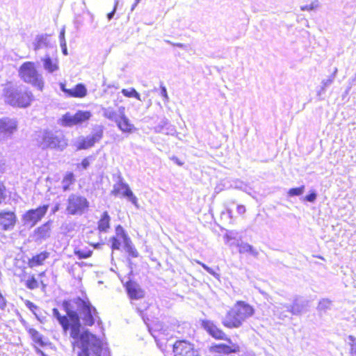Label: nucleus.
I'll return each instance as SVG.
<instances>
[{
	"label": "nucleus",
	"mask_w": 356,
	"mask_h": 356,
	"mask_svg": "<svg viewBox=\"0 0 356 356\" xmlns=\"http://www.w3.org/2000/svg\"><path fill=\"white\" fill-rule=\"evenodd\" d=\"M121 92L124 97H135L138 100L141 101L140 94L134 88H130L129 89H122Z\"/></svg>",
	"instance_id": "nucleus-30"
},
{
	"label": "nucleus",
	"mask_w": 356,
	"mask_h": 356,
	"mask_svg": "<svg viewBox=\"0 0 356 356\" xmlns=\"http://www.w3.org/2000/svg\"><path fill=\"white\" fill-rule=\"evenodd\" d=\"M209 274L213 275L214 277H216L218 276V275L211 268V270H208V272Z\"/></svg>",
	"instance_id": "nucleus-58"
},
{
	"label": "nucleus",
	"mask_w": 356,
	"mask_h": 356,
	"mask_svg": "<svg viewBox=\"0 0 356 356\" xmlns=\"http://www.w3.org/2000/svg\"><path fill=\"white\" fill-rule=\"evenodd\" d=\"M137 5L138 3H136V1H135L134 3L131 6V10L133 11Z\"/></svg>",
	"instance_id": "nucleus-60"
},
{
	"label": "nucleus",
	"mask_w": 356,
	"mask_h": 356,
	"mask_svg": "<svg viewBox=\"0 0 356 356\" xmlns=\"http://www.w3.org/2000/svg\"><path fill=\"white\" fill-rule=\"evenodd\" d=\"M95 143H92V140H90V136H87L85 138H83L79 143L77 149H86L92 146H93Z\"/></svg>",
	"instance_id": "nucleus-31"
},
{
	"label": "nucleus",
	"mask_w": 356,
	"mask_h": 356,
	"mask_svg": "<svg viewBox=\"0 0 356 356\" xmlns=\"http://www.w3.org/2000/svg\"><path fill=\"white\" fill-rule=\"evenodd\" d=\"M254 313V309L243 301H238L222 320V325L228 328H238Z\"/></svg>",
	"instance_id": "nucleus-3"
},
{
	"label": "nucleus",
	"mask_w": 356,
	"mask_h": 356,
	"mask_svg": "<svg viewBox=\"0 0 356 356\" xmlns=\"http://www.w3.org/2000/svg\"><path fill=\"white\" fill-rule=\"evenodd\" d=\"M201 326L213 338L216 339H227L226 334L212 321L202 320Z\"/></svg>",
	"instance_id": "nucleus-13"
},
{
	"label": "nucleus",
	"mask_w": 356,
	"mask_h": 356,
	"mask_svg": "<svg viewBox=\"0 0 356 356\" xmlns=\"http://www.w3.org/2000/svg\"><path fill=\"white\" fill-rule=\"evenodd\" d=\"M49 257V253L47 251H43L32 257V258L29 260V266L31 268L40 266Z\"/></svg>",
	"instance_id": "nucleus-22"
},
{
	"label": "nucleus",
	"mask_w": 356,
	"mask_h": 356,
	"mask_svg": "<svg viewBox=\"0 0 356 356\" xmlns=\"http://www.w3.org/2000/svg\"><path fill=\"white\" fill-rule=\"evenodd\" d=\"M19 72L21 78L25 82L32 84L40 90H42L44 87L43 78L36 70L34 63L26 62L23 63Z\"/></svg>",
	"instance_id": "nucleus-5"
},
{
	"label": "nucleus",
	"mask_w": 356,
	"mask_h": 356,
	"mask_svg": "<svg viewBox=\"0 0 356 356\" xmlns=\"http://www.w3.org/2000/svg\"><path fill=\"white\" fill-rule=\"evenodd\" d=\"M17 123L15 119L3 118L0 119V141L10 138L17 130Z\"/></svg>",
	"instance_id": "nucleus-12"
},
{
	"label": "nucleus",
	"mask_w": 356,
	"mask_h": 356,
	"mask_svg": "<svg viewBox=\"0 0 356 356\" xmlns=\"http://www.w3.org/2000/svg\"><path fill=\"white\" fill-rule=\"evenodd\" d=\"M74 26H75V28L78 30L80 26H81L82 24V22H81V20H79L78 18H76L75 20H74Z\"/></svg>",
	"instance_id": "nucleus-54"
},
{
	"label": "nucleus",
	"mask_w": 356,
	"mask_h": 356,
	"mask_svg": "<svg viewBox=\"0 0 356 356\" xmlns=\"http://www.w3.org/2000/svg\"><path fill=\"white\" fill-rule=\"evenodd\" d=\"M44 69L50 74L59 70L58 61L56 58L52 59L49 54H46L41 58Z\"/></svg>",
	"instance_id": "nucleus-20"
},
{
	"label": "nucleus",
	"mask_w": 356,
	"mask_h": 356,
	"mask_svg": "<svg viewBox=\"0 0 356 356\" xmlns=\"http://www.w3.org/2000/svg\"><path fill=\"white\" fill-rule=\"evenodd\" d=\"M59 209V206L57 204L52 209V213H55Z\"/></svg>",
	"instance_id": "nucleus-59"
},
{
	"label": "nucleus",
	"mask_w": 356,
	"mask_h": 356,
	"mask_svg": "<svg viewBox=\"0 0 356 356\" xmlns=\"http://www.w3.org/2000/svg\"><path fill=\"white\" fill-rule=\"evenodd\" d=\"M25 305L33 312V314L40 310L39 307L30 300H26L25 302Z\"/></svg>",
	"instance_id": "nucleus-41"
},
{
	"label": "nucleus",
	"mask_w": 356,
	"mask_h": 356,
	"mask_svg": "<svg viewBox=\"0 0 356 356\" xmlns=\"http://www.w3.org/2000/svg\"><path fill=\"white\" fill-rule=\"evenodd\" d=\"M111 218L107 211H104L98 222V229L102 232H106L110 227Z\"/></svg>",
	"instance_id": "nucleus-23"
},
{
	"label": "nucleus",
	"mask_w": 356,
	"mask_h": 356,
	"mask_svg": "<svg viewBox=\"0 0 356 356\" xmlns=\"http://www.w3.org/2000/svg\"><path fill=\"white\" fill-rule=\"evenodd\" d=\"M175 356H199L194 345L185 340L177 341L173 346Z\"/></svg>",
	"instance_id": "nucleus-11"
},
{
	"label": "nucleus",
	"mask_w": 356,
	"mask_h": 356,
	"mask_svg": "<svg viewBox=\"0 0 356 356\" xmlns=\"http://www.w3.org/2000/svg\"><path fill=\"white\" fill-rule=\"evenodd\" d=\"M90 140H92V143H95L101 140L103 136V130L102 129H99L96 130L91 136H89Z\"/></svg>",
	"instance_id": "nucleus-33"
},
{
	"label": "nucleus",
	"mask_w": 356,
	"mask_h": 356,
	"mask_svg": "<svg viewBox=\"0 0 356 356\" xmlns=\"http://www.w3.org/2000/svg\"><path fill=\"white\" fill-rule=\"evenodd\" d=\"M202 266V268L207 271L208 272V270H211V268L209 267L208 266H207L206 264H203V263H201V262H198Z\"/></svg>",
	"instance_id": "nucleus-57"
},
{
	"label": "nucleus",
	"mask_w": 356,
	"mask_h": 356,
	"mask_svg": "<svg viewBox=\"0 0 356 356\" xmlns=\"http://www.w3.org/2000/svg\"><path fill=\"white\" fill-rule=\"evenodd\" d=\"M38 145L42 149L57 148L63 150L67 146L66 140L61 136H56L51 131H40L37 138Z\"/></svg>",
	"instance_id": "nucleus-6"
},
{
	"label": "nucleus",
	"mask_w": 356,
	"mask_h": 356,
	"mask_svg": "<svg viewBox=\"0 0 356 356\" xmlns=\"http://www.w3.org/2000/svg\"><path fill=\"white\" fill-rule=\"evenodd\" d=\"M317 197V193L315 191H312L309 194L305 197V200L309 202H314Z\"/></svg>",
	"instance_id": "nucleus-42"
},
{
	"label": "nucleus",
	"mask_w": 356,
	"mask_h": 356,
	"mask_svg": "<svg viewBox=\"0 0 356 356\" xmlns=\"http://www.w3.org/2000/svg\"><path fill=\"white\" fill-rule=\"evenodd\" d=\"M26 286L29 289H35L38 288V284L35 278L34 277H32L31 278L26 280Z\"/></svg>",
	"instance_id": "nucleus-37"
},
{
	"label": "nucleus",
	"mask_w": 356,
	"mask_h": 356,
	"mask_svg": "<svg viewBox=\"0 0 356 356\" xmlns=\"http://www.w3.org/2000/svg\"><path fill=\"white\" fill-rule=\"evenodd\" d=\"M48 208V204H44L35 209H29L22 216L24 224L33 227L44 216Z\"/></svg>",
	"instance_id": "nucleus-9"
},
{
	"label": "nucleus",
	"mask_w": 356,
	"mask_h": 356,
	"mask_svg": "<svg viewBox=\"0 0 356 356\" xmlns=\"http://www.w3.org/2000/svg\"><path fill=\"white\" fill-rule=\"evenodd\" d=\"M60 47H61V49H62V52L64 55H67L68 53H67V44L66 42H63V43H60Z\"/></svg>",
	"instance_id": "nucleus-51"
},
{
	"label": "nucleus",
	"mask_w": 356,
	"mask_h": 356,
	"mask_svg": "<svg viewBox=\"0 0 356 356\" xmlns=\"http://www.w3.org/2000/svg\"><path fill=\"white\" fill-rule=\"evenodd\" d=\"M165 42H167L168 44H170L171 45H172V44H174V42L170 41V40H165Z\"/></svg>",
	"instance_id": "nucleus-62"
},
{
	"label": "nucleus",
	"mask_w": 356,
	"mask_h": 356,
	"mask_svg": "<svg viewBox=\"0 0 356 356\" xmlns=\"http://www.w3.org/2000/svg\"><path fill=\"white\" fill-rule=\"evenodd\" d=\"M305 191V186H301L298 188H293L289 190L288 195L290 197L299 196Z\"/></svg>",
	"instance_id": "nucleus-32"
},
{
	"label": "nucleus",
	"mask_w": 356,
	"mask_h": 356,
	"mask_svg": "<svg viewBox=\"0 0 356 356\" xmlns=\"http://www.w3.org/2000/svg\"><path fill=\"white\" fill-rule=\"evenodd\" d=\"M238 252L241 254L249 253L254 257H257L259 255V252L252 245L247 243L238 244Z\"/></svg>",
	"instance_id": "nucleus-25"
},
{
	"label": "nucleus",
	"mask_w": 356,
	"mask_h": 356,
	"mask_svg": "<svg viewBox=\"0 0 356 356\" xmlns=\"http://www.w3.org/2000/svg\"><path fill=\"white\" fill-rule=\"evenodd\" d=\"M349 344L350 346V354L356 356V338L352 335L348 336Z\"/></svg>",
	"instance_id": "nucleus-35"
},
{
	"label": "nucleus",
	"mask_w": 356,
	"mask_h": 356,
	"mask_svg": "<svg viewBox=\"0 0 356 356\" xmlns=\"http://www.w3.org/2000/svg\"><path fill=\"white\" fill-rule=\"evenodd\" d=\"M118 5V1L115 0V5H114V8H113V10L111 12H110L109 13H108V15H107V18L108 20H111L114 17V15L116 12Z\"/></svg>",
	"instance_id": "nucleus-46"
},
{
	"label": "nucleus",
	"mask_w": 356,
	"mask_h": 356,
	"mask_svg": "<svg viewBox=\"0 0 356 356\" xmlns=\"http://www.w3.org/2000/svg\"><path fill=\"white\" fill-rule=\"evenodd\" d=\"M173 160L175 161V162L179 165H181L182 163L181 162L179 161V159L177 158H173Z\"/></svg>",
	"instance_id": "nucleus-61"
},
{
	"label": "nucleus",
	"mask_w": 356,
	"mask_h": 356,
	"mask_svg": "<svg viewBox=\"0 0 356 356\" xmlns=\"http://www.w3.org/2000/svg\"><path fill=\"white\" fill-rule=\"evenodd\" d=\"M333 304L332 301L328 298H323L321 299L318 305L317 309L320 312H326L328 310H331L332 308Z\"/></svg>",
	"instance_id": "nucleus-28"
},
{
	"label": "nucleus",
	"mask_w": 356,
	"mask_h": 356,
	"mask_svg": "<svg viewBox=\"0 0 356 356\" xmlns=\"http://www.w3.org/2000/svg\"><path fill=\"white\" fill-rule=\"evenodd\" d=\"M120 118L118 122H115L119 129L122 132L131 133L134 129V124H131L129 118L125 115V108L120 106L118 109Z\"/></svg>",
	"instance_id": "nucleus-18"
},
{
	"label": "nucleus",
	"mask_w": 356,
	"mask_h": 356,
	"mask_svg": "<svg viewBox=\"0 0 356 356\" xmlns=\"http://www.w3.org/2000/svg\"><path fill=\"white\" fill-rule=\"evenodd\" d=\"M333 80H334L333 76H330V78H328L327 79L323 80L322 81L323 87L321 88V90L323 91L326 87L330 86L332 83Z\"/></svg>",
	"instance_id": "nucleus-44"
},
{
	"label": "nucleus",
	"mask_w": 356,
	"mask_h": 356,
	"mask_svg": "<svg viewBox=\"0 0 356 356\" xmlns=\"http://www.w3.org/2000/svg\"><path fill=\"white\" fill-rule=\"evenodd\" d=\"M90 157L85 158L82 160L81 165L83 169H87L88 167L90 165Z\"/></svg>",
	"instance_id": "nucleus-49"
},
{
	"label": "nucleus",
	"mask_w": 356,
	"mask_h": 356,
	"mask_svg": "<svg viewBox=\"0 0 356 356\" xmlns=\"http://www.w3.org/2000/svg\"><path fill=\"white\" fill-rule=\"evenodd\" d=\"M29 333L35 343H38L41 346H44L46 344L43 341V336L35 329L30 328Z\"/></svg>",
	"instance_id": "nucleus-29"
},
{
	"label": "nucleus",
	"mask_w": 356,
	"mask_h": 356,
	"mask_svg": "<svg viewBox=\"0 0 356 356\" xmlns=\"http://www.w3.org/2000/svg\"><path fill=\"white\" fill-rule=\"evenodd\" d=\"M135 307H136V310L137 311V312L142 317V318L143 319L144 322L145 323H146V319H145V316H144V311L146 310L147 309V307H148L147 303L144 302L143 304V305H141V306H138L137 305H135Z\"/></svg>",
	"instance_id": "nucleus-34"
},
{
	"label": "nucleus",
	"mask_w": 356,
	"mask_h": 356,
	"mask_svg": "<svg viewBox=\"0 0 356 356\" xmlns=\"http://www.w3.org/2000/svg\"><path fill=\"white\" fill-rule=\"evenodd\" d=\"M115 233L116 235L120 236L123 241H124V238H129V236L125 232L124 228L120 225H118L115 227Z\"/></svg>",
	"instance_id": "nucleus-36"
},
{
	"label": "nucleus",
	"mask_w": 356,
	"mask_h": 356,
	"mask_svg": "<svg viewBox=\"0 0 356 356\" xmlns=\"http://www.w3.org/2000/svg\"><path fill=\"white\" fill-rule=\"evenodd\" d=\"M227 342V344L219 343L215 344L211 346V350L218 353H236L239 352V346L234 343L232 340L227 337V339H224Z\"/></svg>",
	"instance_id": "nucleus-15"
},
{
	"label": "nucleus",
	"mask_w": 356,
	"mask_h": 356,
	"mask_svg": "<svg viewBox=\"0 0 356 356\" xmlns=\"http://www.w3.org/2000/svg\"><path fill=\"white\" fill-rule=\"evenodd\" d=\"M169 124L168 120L167 119H163L161 121L160 124L156 127V129L159 131H161L163 129V127Z\"/></svg>",
	"instance_id": "nucleus-47"
},
{
	"label": "nucleus",
	"mask_w": 356,
	"mask_h": 356,
	"mask_svg": "<svg viewBox=\"0 0 356 356\" xmlns=\"http://www.w3.org/2000/svg\"><path fill=\"white\" fill-rule=\"evenodd\" d=\"M89 207L87 199L81 195L71 194L67 201L66 211L72 216H81Z\"/></svg>",
	"instance_id": "nucleus-7"
},
{
	"label": "nucleus",
	"mask_w": 356,
	"mask_h": 356,
	"mask_svg": "<svg viewBox=\"0 0 356 356\" xmlns=\"http://www.w3.org/2000/svg\"><path fill=\"white\" fill-rule=\"evenodd\" d=\"M17 217L13 211L0 212V229L3 231L11 230L14 228Z\"/></svg>",
	"instance_id": "nucleus-14"
},
{
	"label": "nucleus",
	"mask_w": 356,
	"mask_h": 356,
	"mask_svg": "<svg viewBox=\"0 0 356 356\" xmlns=\"http://www.w3.org/2000/svg\"><path fill=\"white\" fill-rule=\"evenodd\" d=\"M111 193L115 196L121 195L138 207L137 197L133 193L128 184L124 181V179L122 177H119L118 182L113 185Z\"/></svg>",
	"instance_id": "nucleus-8"
},
{
	"label": "nucleus",
	"mask_w": 356,
	"mask_h": 356,
	"mask_svg": "<svg viewBox=\"0 0 356 356\" xmlns=\"http://www.w3.org/2000/svg\"><path fill=\"white\" fill-rule=\"evenodd\" d=\"M161 95L163 97V100L165 102H168L169 97L168 95V92L165 86L161 85Z\"/></svg>",
	"instance_id": "nucleus-45"
},
{
	"label": "nucleus",
	"mask_w": 356,
	"mask_h": 356,
	"mask_svg": "<svg viewBox=\"0 0 356 356\" xmlns=\"http://www.w3.org/2000/svg\"><path fill=\"white\" fill-rule=\"evenodd\" d=\"M308 306V301L300 296H296L291 305L279 303L274 308V314L281 320L290 318L289 314L299 316L302 314Z\"/></svg>",
	"instance_id": "nucleus-4"
},
{
	"label": "nucleus",
	"mask_w": 356,
	"mask_h": 356,
	"mask_svg": "<svg viewBox=\"0 0 356 356\" xmlns=\"http://www.w3.org/2000/svg\"><path fill=\"white\" fill-rule=\"evenodd\" d=\"M92 114L88 111H78L74 115L67 113L63 116V124L67 127L81 124L90 120Z\"/></svg>",
	"instance_id": "nucleus-10"
},
{
	"label": "nucleus",
	"mask_w": 356,
	"mask_h": 356,
	"mask_svg": "<svg viewBox=\"0 0 356 356\" xmlns=\"http://www.w3.org/2000/svg\"><path fill=\"white\" fill-rule=\"evenodd\" d=\"M34 315L36 318L42 323H43L46 320V317L42 314V312L40 310H38V312Z\"/></svg>",
	"instance_id": "nucleus-48"
},
{
	"label": "nucleus",
	"mask_w": 356,
	"mask_h": 356,
	"mask_svg": "<svg viewBox=\"0 0 356 356\" xmlns=\"http://www.w3.org/2000/svg\"><path fill=\"white\" fill-rule=\"evenodd\" d=\"M59 40H60V43H63V42H66L65 38V27H63L60 32Z\"/></svg>",
	"instance_id": "nucleus-50"
},
{
	"label": "nucleus",
	"mask_w": 356,
	"mask_h": 356,
	"mask_svg": "<svg viewBox=\"0 0 356 356\" xmlns=\"http://www.w3.org/2000/svg\"><path fill=\"white\" fill-rule=\"evenodd\" d=\"M50 235L51 221L49 220L34 230L33 238L35 242L41 243L42 242L49 238Z\"/></svg>",
	"instance_id": "nucleus-16"
},
{
	"label": "nucleus",
	"mask_w": 356,
	"mask_h": 356,
	"mask_svg": "<svg viewBox=\"0 0 356 356\" xmlns=\"http://www.w3.org/2000/svg\"><path fill=\"white\" fill-rule=\"evenodd\" d=\"M123 243L124 250L130 257L136 258L139 256V253L136 249L130 238H124Z\"/></svg>",
	"instance_id": "nucleus-24"
},
{
	"label": "nucleus",
	"mask_w": 356,
	"mask_h": 356,
	"mask_svg": "<svg viewBox=\"0 0 356 356\" xmlns=\"http://www.w3.org/2000/svg\"><path fill=\"white\" fill-rule=\"evenodd\" d=\"M67 97L82 98L86 96L87 89L84 84L78 83L74 88L69 89Z\"/></svg>",
	"instance_id": "nucleus-21"
},
{
	"label": "nucleus",
	"mask_w": 356,
	"mask_h": 356,
	"mask_svg": "<svg viewBox=\"0 0 356 356\" xmlns=\"http://www.w3.org/2000/svg\"><path fill=\"white\" fill-rule=\"evenodd\" d=\"M62 307L66 315H61L58 309L54 308L52 314L61 325L63 333L73 339L72 345L80 351L78 356H111L106 344L88 330H83L81 319L85 325L92 326L97 316L96 309L88 299L76 297L64 300Z\"/></svg>",
	"instance_id": "nucleus-1"
},
{
	"label": "nucleus",
	"mask_w": 356,
	"mask_h": 356,
	"mask_svg": "<svg viewBox=\"0 0 356 356\" xmlns=\"http://www.w3.org/2000/svg\"><path fill=\"white\" fill-rule=\"evenodd\" d=\"M103 116L111 121L118 122L120 118V113L114 111L112 107L102 108Z\"/></svg>",
	"instance_id": "nucleus-26"
},
{
	"label": "nucleus",
	"mask_w": 356,
	"mask_h": 356,
	"mask_svg": "<svg viewBox=\"0 0 356 356\" xmlns=\"http://www.w3.org/2000/svg\"><path fill=\"white\" fill-rule=\"evenodd\" d=\"M1 95L6 104L19 108L28 107L33 100L32 92L26 86L12 83L3 86Z\"/></svg>",
	"instance_id": "nucleus-2"
},
{
	"label": "nucleus",
	"mask_w": 356,
	"mask_h": 356,
	"mask_svg": "<svg viewBox=\"0 0 356 356\" xmlns=\"http://www.w3.org/2000/svg\"><path fill=\"white\" fill-rule=\"evenodd\" d=\"M33 46L35 51L41 49H49L53 47L49 40V36L47 34L37 35L35 38Z\"/></svg>",
	"instance_id": "nucleus-19"
},
{
	"label": "nucleus",
	"mask_w": 356,
	"mask_h": 356,
	"mask_svg": "<svg viewBox=\"0 0 356 356\" xmlns=\"http://www.w3.org/2000/svg\"><path fill=\"white\" fill-rule=\"evenodd\" d=\"M35 352L37 354L40 355L41 356H47L42 350H40V348H38L37 347H35Z\"/></svg>",
	"instance_id": "nucleus-56"
},
{
	"label": "nucleus",
	"mask_w": 356,
	"mask_h": 356,
	"mask_svg": "<svg viewBox=\"0 0 356 356\" xmlns=\"http://www.w3.org/2000/svg\"><path fill=\"white\" fill-rule=\"evenodd\" d=\"M110 241L111 242V248L113 250H120L121 242L120 241L119 239L117 238V237L113 236L111 238Z\"/></svg>",
	"instance_id": "nucleus-39"
},
{
	"label": "nucleus",
	"mask_w": 356,
	"mask_h": 356,
	"mask_svg": "<svg viewBox=\"0 0 356 356\" xmlns=\"http://www.w3.org/2000/svg\"><path fill=\"white\" fill-rule=\"evenodd\" d=\"M237 212L239 214H243L245 212V207L243 205H238L237 207Z\"/></svg>",
	"instance_id": "nucleus-53"
},
{
	"label": "nucleus",
	"mask_w": 356,
	"mask_h": 356,
	"mask_svg": "<svg viewBox=\"0 0 356 356\" xmlns=\"http://www.w3.org/2000/svg\"><path fill=\"white\" fill-rule=\"evenodd\" d=\"M172 46L177 47L181 48V49H186V47H187L186 44H183V43H179V42H177V43L174 42V44H172Z\"/></svg>",
	"instance_id": "nucleus-55"
},
{
	"label": "nucleus",
	"mask_w": 356,
	"mask_h": 356,
	"mask_svg": "<svg viewBox=\"0 0 356 356\" xmlns=\"http://www.w3.org/2000/svg\"><path fill=\"white\" fill-rule=\"evenodd\" d=\"M6 187L2 183H0V204L6 199Z\"/></svg>",
	"instance_id": "nucleus-43"
},
{
	"label": "nucleus",
	"mask_w": 356,
	"mask_h": 356,
	"mask_svg": "<svg viewBox=\"0 0 356 356\" xmlns=\"http://www.w3.org/2000/svg\"><path fill=\"white\" fill-rule=\"evenodd\" d=\"M60 88L67 96V94H68L67 91H69V89L66 88L65 84L63 83H60Z\"/></svg>",
	"instance_id": "nucleus-52"
},
{
	"label": "nucleus",
	"mask_w": 356,
	"mask_h": 356,
	"mask_svg": "<svg viewBox=\"0 0 356 356\" xmlns=\"http://www.w3.org/2000/svg\"><path fill=\"white\" fill-rule=\"evenodd\" d=\"M75 181L76 179L74 173L72 172H67L62 180V187L63 191H69L70 185L73 184Z\"/></svg>",
	"instance_id": "nucleus-27"
},
{
	"label": "nucleus",
	"mask_w": 356,
	"mask_h": 356,
	"mask_svg": "<svg viewBox=\"0 0 356 356\" xmlns=\"http://www.w3.org/2000/svg\"><path fill=\"white\" fill-rule=\"evenodd\" d=\"M75 254L79 259H87L90 257L92 254L91 251H81V250H77L75 252Z\"/></svg>",
	"instance_id": "nucleus-40"
},
{
	"label": "nucleus",
	"mask_w": 356,
	"mask_h": 356,
	"mask_svg": "<svg viewBox=\"0 0 356 356\" xmlns=\"http://www.w3.org/2000/svg\"><path fill=\"white\" fill-rule=\"evenodd\" d=\"M318 7V1H314L312 2L311 4H309V5L302 6L300 7V9L302 11H305V10H313L316 9Z\"/></svg>",
	"instance_id": "nucleus-38"
},
{
	"label": "nucleus",
	"mask_w": 356,
	"mask_h": 356,
	"mask_svg": "<svg viewBox=\"0 0 356 356\" xmlns=\"http://www.w3.org/2000/svg\"><path fill=\"white\" fill-rule=\"evenodd\" d=\"M125 287L127 294L131 300L141 299L145 296L144 291L141 289L140 285L135 282H127Z\"/></svg>",
	"instance_id": "nucleus-17"
}]
</instances>
